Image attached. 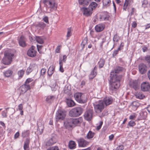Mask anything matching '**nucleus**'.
<instances>
[{
  "label": "nucleus",
  "mask_w": 150,
  "mask_h": 150,
  "mask_svg": "<svg viewBox=\"0 0 150 150\" xmlns=\"http://www.w3.org/2000/svg\"><path fill=\"white\" fill-rule=\"evenodd\" d=\"M124 69L122 67L117 66L110 73L109 89L112 93L116 91L120 86V82L122 75L119 74V73L122 72Z\"/></svg>",
  "instance_id": "obj_1"
},
{
  "label": "nucleus",
  "mask_w": 150,
  "mask_h": 150,
  "mask_svg": "<svg viewBox=\"0 0 150 150\" xmlns=\"http://www.w3.org/2000/svg\"><path fill=\"white\" fill-rule=\"evenodd\" d=\"M16 50L14 49L9 50L5 51L4 53V57L2 60V62L5 65L11 64Z\"/></svg>",
  "instance_id": "obj_2"
},
{
  "label": "nucleus",
  "mask_w": 150,
  "mask_h": 150,
  "mask_svg": "<svg viewBox=\"0 0 150 150\" xmlns=\"http://www.w3.org/2000/svg\"><path fill=\"white\" fill-rule=\"evenodd\" d=\"M83 111L81 107H76L72 109L69 113V116L72 117H78L81 115Z\"/></svg>",
  "instance_id": "obj_3"
},
{
  "label": "nucleus",
  "mask_w": 150,
  "mask_h": 150,
  "mask_svg": "<svg viewBox=\"0 0 150 150\" xmlns=\"http://www.w3.org/2000/svg\"><path fill=\"white\" fill-rule=\"evenodd\" d=\"M74 96L75 100L79 103H84L87 100V98L82 93H76L74 94Z\"/></svg>",
  "instance_id": "obj_4"
},
{
  "label": "nucleus",
  "mask_w": 150,
  "mask_h": 150,
  "mask_svg": "<svg viewBox=\"0 0 150 150\" xmlns=\"http://www.w3.org/2000/svg\"><path fill=\"white\" fill-rule=\"evenodd\" d=\"M43 2L47 8H50V10H56L57 5L55 2L54 0H43Z\"/></svg>",
  "instance_id": "obj_5"
},
{
  "label": "nucleus",
  "mask_w": 150,
  "mask_h": 150,
  "mask_svg": "<svg viewBox=\"0 0 150 150\" xmlns=\"http://www.w3.org/2000/svg\"><path fill=\"white\" fill-rule=\"evenodd\" d=\"M66 113L65 111L61 109H59L57 111L55 115V119L57 122L60 120H64L66 117Z\"/></svg>",
  "instance_id": "obj_6"
},
{
  "label": "nucleus",
  "mask_w": 150,
  "mask_h": 150,
  "mask_svg": "<svg viewBox=\"0 0 150 150\" xmlns=\"http://www.w3.org/2000/svg\"><path fill=\"white\" fill-rule=\"evenodd\" d=\"M93 106L95 111L96 113L101 112L104 108L103 102L101 100H99L96 104H94Z\"/></svg>",
  "instance_id": "obj_7"
},
{
  "label": "nucleus",
  "mask_w": 150,
  "mask_h": 150,
  "mask_svg": "<svg viewBox=\"0 0 150 150\" xmlns=\"http://www.w3.org/2000/svg\"><path fill=\"white\" fill-rule=\"evenodd\" d=\"M129 85V87L137 91L139 88L140 83L139 82L138 80H132L130 81Z\"/></svg>",
  "instance_id": "obj_8"
},
{
  "label": "nucleus",
  "mask_w": 150,
  "mask_h": 150,
  "mask_svg": "<svg viewBox=\"0 0 150 150\" xmlns=\"http://www.w3.org/2000/svg\"><path fill=\"white\" fill-rule=\"evenodd\" d=\"M138 68L139 73L142 75L146 73L148 67L146 64L144 63H141L139 64Z\"/></svg>",
  "instance_id": "obj_9"
},
{
  "label": "nucleus",
  "mask_w": 150,
  "mask_h": 150,
  "mask_svg": "<svg viewBox=\"0 0 150 150\" xmlns=\"http://www.w3.org/2000/svg\"><path fill=\"white\" fill-rule=\"evenodd\" d=\"M76 141L78 143V146L79 147H85L89 144V142L82 137H80Z\"/></svg>",
  "instance_id": "obj_10"
},
{
  "label": "nucleus",
  "mask_w": 150,
  "mask_h": 150,
  "mask_svg": "<svg viewBox=\"0 0 150 150\" xmlns=\"http://www.w3.org/2000/svg\"><path fill=\"white\" fill-rule=\"evenodd\" d=\"M93 113L92 109H90L87 110L84 115V119L88 121H90L92 118Z\"/></svg>",
  "instance_id": "obj_11"
},
{
  "label": "nucleus",
  "mask_w": 150,
  "mask_h": 150,
  "mask_svg": "<svg viewBox=\"0 0 150 150\" xmlns=\"http://www.w3.org/2000/svg\"><path fill=\"white\" fill-rule=\"evenodd\" d=\"M150 88L149 83L148 82H143L141 86V90L143 91H149Z\"/></svg>",
  "instance_id": "obj_12"
},
{
  "label": "nucleus",
  "mask_w": 150,
  "mask_h": 150,
  "mask_svg": "<svg viewBox=\"0 0 150 150\" xmlns=\"http://www.w3.org/2000/svg\"><path fill=\"white\" fill-rule=\"evenodd\" d=\"M57 98L55 96H48L45 99V101L48 103L50 104L54 102L55 100H56Z\"/></svg>",
  "instance_id": "obj_13"
},
{
  "label": "nucleus",
  "mask_w": 150,
  "mask_h": 150,
  "mask_svg": "<svg viewBox=\"0 0 150 150\" xmlns=\"http://www.w3.org/2000/svg\"><path fill=\"white\" fill-rule=\"evenodd\" d=\"M147 113L146 111L142 110L139 113L137 120L139 121L143 119H144L147 117Z\"/></svg>",
  "instance_id": "obj_14"
},
{
  "label": "nucleus",
  "mask_w": 150,
  "mask_h": 150,
  "mask_svg": "<svg viewBox=\"0 0 150 150\" xmlns=\"http://www.w3.org/2000/svg\"><path fill=\"white\" fill-rule=\"evenodd\" d=\"M34 48L30 47L28 51L27 54L30 57H33L36 55L37 52L34 50Z\"/></svg>",
  "instance_id": "obj_15"
},
{
  "label": "nucleus",
  "mask_w": 150,
  "mask_h": 150,
  "mask_svg": "<svg viewBox=\"0 0 150 150\" xmlns=\"http://www.w3.org/2000/svg\"><path fill=\"white\" fill-rule=\"evenodd\" d=\"M26 40V39L24 36L23 35L21 36L18 40L19 45L22 47H25L27 46Z\"/></svg>",
  "instance_id": "obj_16"
},
{
  "label": "nucleus",
  "mask_w": 150,
  "mask_h": 150,
  "mask_svg": "<svg viewBox=\"0 0 150 150\" xmlns=\"http://www.w3.org/2000/svg\"><path fill=\"white\" fill-rule=\"evenodd\" d=\"M83 10V14L86 16H91L92 13L93 11L89 8L83 7L82 8Z\"/></svg>",
  "instance_id": "obj_17"
},
{
  "label": "nucleus",
  "mask_w": 150,
  "mask_h": 150,
  "mask_svg": "<svg viewBox=\"0 0 150 150\" xmlns=\"http://www.w3.org/2000/svg\"><path fill=\"white\" fill-rule=\"evenodd\" d=\"M13 71L10 69H8L5 71L3 73L4 76L6 77H12L13 76Z\"/></svg>",
  "instance_id": "obj_18"
},
{
  "label": "nucleus",
  "mask_w": 150,
  "mask_h": 150,
  "mask_svg": "<svg viewBox=\"0 0 150 150\" xmlns=\"http://www.w3.org/2000/svg\"><path fill=\"white\" fill-rule=\"evenodd\" d=\"M103 101L104 104L105 103L106 106H107L112 103L113 99L111 97H106L104 98Z\"/></svg>",
  "instance_id": "obj_19"
},
{
  "label": "nucleus",
  "mask_w": 150,
  "mask_h": 150,
  "mask_svg": "<svg viewBox=\"0 0 150 150\" xmlns=\"http://www.w3.org/2000/svg\"><path fill=\"white\" fill-rule=\"evenodd\" d=\"M30 139L29 138H27L24 142L23 146L24 150H29V144L30 143Z\"/></svg>",
  "instance_id": "obj_20"
},
{
  "label": "nucleus",
  "mask_w": 150,
  "mask_h": 150,
  "mask_svg": "<svg viewBox=\"0 0 150 150\" xmlns=\"http://www.w3.org/2000/svg\"><path fill=\"white\" fill-rule=\"evenodd\" d=\"M65 102L69 107H72L75 105V103L73 100L70 98H66Z\"/></svg>",
  "instance_id": "obj_21"
},
{
  "label": "nucleus",
  "mask_w": 150,
  "mask_h": 150,
  "mask_svg": "<svg viewBox=\"0 0 150 150\" xmlns=\"http://www.w3.org/2000/svg\"><path fill=\"white\" fill-rule=\"evenodd\" d=\"M105 28L104 24H98L95 27L96 30L97 32H100L103 31Z\"/></svg>",
  "instance_id": "obj_22"
},
{
  "label": "nucleus",
  "mask_w": 150,
  "mask_h": 150,
  "mask_svg": "<svg viewBox=\"0 0 150 150\" xmlns=\"http://www.w3.org/2000/svg\"><path fill=\"white\" fill-rule=\"evenodd\" d=\"M56 142L55 138L54 137H52L47 142L45 145L47 146H52Z\"/></svg>",
  "instance_id": "obj_23"
},
{
  "label": "nucleus",
  "mask_w": 150,
  "mask_h": 150,
  "mask_svg": "<svg viewBox=\"0 0 150 150\" xmlns=\"http://www.w3.org/2000/svg\"><path fill=\"white\" fill-rule=\"evenodd\" d=\"M110 16L106 13H104L102 14L100 17V21H107L108 20Z\"/></svg>",
  "instance_id": "obj_24"
},
{
  "label": "nucleus",
  "mask_w": 150,
  "mask_h": 150,
  "mask_svg": "<svg viewBox=\"0 0 150 150\" xmlns=\"http://www.w3.org/2000/svg\"><path fill=\"white\" fill-rule=\"evenodd\" d=\"M91 0H78L79 5L83 6H86L89 4Z\"/></svg>",
  "instance_id": "obj_25"
},
{
  "label": "nucleus",
  "mask_w": 150,
  "mask_h": 150,
  "mask_svg": "<svg viewBox=\"0 0 150 150\" xmlns=\"http://www.w3.org/2000/svg\"><path fill=\"white\" fill-rule=\"evenodd\" d=\"M68 147L71 149H74L76 147V144L74 141L70 140L68 144Z\"/></svg>",
  "instance_id": "obj_26"
},
{
  "label": "nucleus",
  "mask_w": 150,
  "mask_h": 150,
  "mask_svg": "<svg viewBox=\"0 0 150 150\" xmlns=\"http://www.w3.org/2000/svg\"><path fill=\"white\" fill-rule=\"evenodd\" d=\"M95 134V133L90 130L89 131L86 136L85 137L84 139H91L93 137Z\"/></svg>",
  "instance_id": "obj_27"
},
{
  "label": "nucleus",
  "mask_w": 150,
  "mask_h": 150,
  "mask_svg": "<svg viewBox=\"0 0 150 150\" xmlns=\"http://www.w3.org/2000/svg\"><path fill=\"white\" fill-rule=\"evenodd\" d=\"M140 105V104L137 101H134L131 104V105L132 106L133 110H137Z\"/></svg>",
  "instance_id": "obj_28"
},
{
  "label": "nucleus",
  "mask_w": 150,
  "mask_h": 150,
  "mask_svg": "<svg viewBox=\"0 0 150 150\" xmlns=\"http://www.w3.org/2000/svg\"><path fill=\"white\" fill-rule=\"evenodd\" d=\"M73 125H76L78 124L81 123L82 122V118L80 117L78 119L73 118Z\"/></svg>",
  "instance_id": "obj_29"
},
{
  "label": "nucleus",
  "mask_w": 150,
  "mask_h": 150,
  "mask_svg": "<svg viewBox=\"0 0 150 150\" xmlns=\"http://www.w3.org/2000/svg\"><path fill=\"white\" fill-rule=\"evenodd\" d=\"M30 132L29 130H28L23 131L21 134V137L23 138L27 137H29L30 136Z\"/></svg>",
  "instance_id": "obj_30"
},
{
  "label": "nucleus",
  "mask_w": 150,
  "mask_h": 150,
  "mask_svg": "<svg viewBox=\"0 0 150 150\" xmlns=\"http://www.w3.org/2000/svg\"><path fill=\"white\" fill-rule=\"evenodd\" d=\"M98 6V4L95 2H92L89 4L88 7L90 8L91 10L93 11Z\"/></svg>",
  "instance_id": "obj_31"
},
{
  "label": "nucleus",
  "mask_w": 150,
  "mask_h": 150,
  "mask_svg": "<svg viewBox=\"0 0 150 150\" xmlns=\"http://www.w3.org/2000/svg\"><path fill=\"white\" fill-rule=\"evenodd\" d=\"M81 46L83 47H84L85 46L88 47H91L92 45H88L87 42V38H85L83 40L81 44Z\"/></svg>",
  "instance_id": "obj_32"
},
{
  "label": "nucleus",
  "mask_w": 150,
  "mask_h": 150,
  "mask_svg": "<svg viewBox=\"0 0 150 150\" xmlns=\"http://www.w3.org/2000/svg\"><path fill=\"white\" fill-rule=\"evenodd\" d=\"M55 69L53 67H50L47 71V74L50 77L54 73V71Z\"/></svg>",
  "instance_id": "obj_33"
},
{
  "label": "nucleus",
  "mask_w": 150,
  "mask_h": 150,
  "mask_svg": "<svg viewBox=\"0 0 150 150\" xmlns=\"http://www.w3.org/2000/svg\"><path fill=\"white\" fill-rule=\"evenodd\" d=\"M96 71L95 72L94 70H93L89 75V79L91 80H92L96 76Z\"/></svg>",
  "instance_id": "obj_34"
},
{
  "label": "nucleus",
  "mask_w": 150,
  "mask_h": 150,
  "mask_svg": "<svg viewBox=\"0 0 150 150\" xmlns=\"http://www.w3.org/2000/svg\"><path fill=\"white\" fill-rule=\"evenodd\" d=\"M19 88L21 89V92L20 93V95H23L27 91L23 85L21 86Z\"/></svg>",
  "instance_id": "obj_35"
},
{
  "label": "nucleus",
  "mask_w": 150,
  "mask_h": 150,
  "mask_svg": "<svg viewBox=\"0 0 150 150\" xmlns=\"http://www.w3.org/2000/svg\"><path fill=\"white\" fill-rule=\"evenodd\" d=\"M105 63V61L104 59H101L98 63L99 64V68H101L103 67Z\"/></svg>",
  "instance_id": "obj_36"
},
{
  "label": "nucleus",
  "mask_w": 150,
  "mask_h": 150,
  "mask_svg": "<svg viewBox=\"0 0 150 150\" xmlns=\"http://www.w3.org/2000/svg\"><path fill=\"white\" fill-rule=\"evenodd\" d=\"M24 73L25 71L23 69L21 70L18 71V75L19 79H21L23 77L24 74Z\"/></svg>",
  "instance_id": "obj_37"
},
{
  "label": "nucleus",
  "mask_w": 150,
  "mask_h": 150,
  "mask_svg": "<svg viewBox=\"0 0 150 150\" xmlns=\"http://www.w3.org/2000/svg\"><path fill=\"white\" fill-rule=\"evenodd\" d=\"M35 39L36 41L39 43L42 44L43 43V40L40 37H36Z\"/></svg>",
  "instance_id": "obj_38"
},
{
  "label": "nucleus",
  "mask_w": 150,
  "mask_h": 150,
  "mask_svg": "<svg viewBox=\"0 0 150 150\" xmlns=\"http://www.w3.org/2000/svg\"><path fill=\"white\" fill-rule=\"evenodd\" d=\"M103 4L104 6H109L111 3L110 0H103Z\"/></svg>",
  "instance_id": "obj_39"
},
{
  "label": "nucleus",
  "mask_w": 150,
  "mask_h": 150,
  "mask_svg": "<svg viewBox=\"0 0 150 150\" xmlns=\"http://www.w3.org/2000/svg\"><path fill=\"white\" fill-rule=\"evenodd\" d=\"M59 70L60 72H61L62 73H63L64 72V69L63 67V62H62V61L61 60H60V61H59Z\"/></svg>",
  "instance_id": "obj_40"
},
{
  "label": "nucleus",
  "mask_w": 150,
  "mask_h": 150,
  "mask_svg": "<svg viewBox=\"0 0 150 150\" xmlns=\"http://www.w3.org/2000/svg\"><path fill=\"white\" fill-rule=\"evenodd\" d=\"M136 125L134 121H130L128 123L127 125V127L129 128V127H132Z\"/></svg>",
  "instance_id": "obj_41"
},
{
  "label": "nucleus",
  "mask_w": 150,
  "mask_h": 150,
  "mask_svg": "<svg viewBox=\"0 0 150 150\" xmlns=\"http://www.w3.org/2000/svg\"><path fill=\"white\" fill-rule=\"evenodd\" d=\"M46 24L43 22L39 23L36 25L37 27H39L42 28H44Z\"/></svg>",
  "instance_id": "obj_42"
},
{
  "label": "nucleus",
  "mask_w": 150,
  "mask_h": 150,
  "mask_svg": "<svg viewBox=\"0 0 150 150\" xmlns=\"http://www.w3.org/2000/svg\"><path fill=\"white\" fill-rule=\"evenodd\" d=\"M56 83H54L53 84H50V86L51 88L52 91H55L57 89V86H56Z\"/></svg>",
  "instance_id": "obj_43"
},
{
  "label": "nucleus",
  "mask_w": 150,
  "mask_h": 150,
  "mask_svg": "<svg viewBox=\"0 0 150 150\" xmlns=\"http://www.w3.org/2000/svg\"><path fill=\"white\" fill-rule=\"evenodd\" d=\"M32 66H30L27 69L26 71V74L27 75H28L30 72L33 71Z\"/></svg>",
  "instance_id": "obj_44"
},
{
  "label": "nucleus",
  "mask_w": 150,
  "mask_h": 150,
  "mask_svg": "<svg viewBox=\"0 0 150 150\" xmlns=\"http://www.w3.org/2000/svg\"><path fill=\"white\" fill-rule=\"evenodd\" d=\"M120 39V37L117 34H116L114 36L113 40L114 41H119Z\"/></svg>",
  "instance_id": "obj_45"
},
{
  "label": "nucleus",
  "mask_w": 150,
  "mask_h": 150,
  "mask_svg": "<svg viewBox=\"0 0 150 150\" xmlns=\"http://www.w3.org/2000/svg\"><path fill=\"white\" fill-rule=\"evenodd\" d=\"M137 116V114L135 113H133L132 115H130L129 117V120H135L136 119V117Z\"/></svg>",
  "instance_id": "obj_46"
},
{
  "label": "nucleus",
  "mask_w": 150,
  "mask_h": 150,
  "mask_svg": "<svg viewBox=\"0 0 150 150\" xmlns=\"http://www.w3.org/2000/svg\"><path fill=\"white\" fill-rule=\"evenodd\" d=\"M129 0H125V3L123 6L124 10H126L127 8V6L128 4Z\"/></svg>",
  "instance_id": "obj_47"
},
{
  "label": "nucleus",
  "mask_w": 150,
  "mask_h": 150,
  "mask_svg": "<svg viewBox=\"0 0 150 150\" xmlns=\"http://www.w3.org/2000/svg\"><path fill=\"white\" fill-rule=\"evenodd\" d=\"M144 60L147 63L149 64L150 62V55H147L145 56Z\"/></svg>",
  "instance_id": "obj_48"
},
{
  "label": "nucleus",
  "mask_w": 150,
  "mask_h": 150,
  "mask_svg": "<svg viewBox=\"0 0 150 150\" xmlns=\"http://www.w3.org/2000/svg\"><path fill=\"white\" fill-rule=\"evenodd\" d=\"M65 127L67 129L69 130L72 127L73 125L66 123L65 125Z\"/></svg>",
  "instance_id": "obj_49"
},
{
  "label": "nucleus",
  "mask_w": 150,
  "mask_h": 150,
  "mask_svg": "<svg viewBox=\"0 0 150 150\" xmlns=\"http://www.w3.org/2000/svg\"><path fill=\"white\" fill-rule=\"evenodd\" d=\"M23 85L27 91L31 89L30 86L28 84H25V83H24Z\"/></svg>",
  "instance_id": "obj_50"
},
{
  "label": "nucleus",
  "mask_w": 150,
  "mask_h": 150,
  "mask_svg": "<svg viewBox=\"0 0 150 150\" xmlns=\"http://www.w3.org/2000/svg\"><path fill=\"white\" fill-rule=\"evenodd\" d=\"M121 47H118V48L117 50H115L114 52L112 54L113 57H114L115 56H116L117 54H118V51L119 50H120L121 49Z\"/></svg>",
  "instance_id": "obj_51"
},
{
  "label": "nucleus",
  "mask_w": 150,
  "mask_h": 150,
  "mask_svg": "<svg viewBox=\"0 0 150 150\" xmlns=\"http://www.w3.org/2000/svg\"><path fill=\"white\" fill-rule=\"evenodd\" d=\"M44 129V125H42L40 126H39L38 125V126L37 130L38 131H39L40 132H41L40 130H41V132L42 133L43 132Z\"/></svg>",
  "instance_id": "obj_52"
},
{
  "label": "nucleus",
  "mask_w": 150,
  "mask_h": 150,
  "mask_svg": "<svg viewBox=\"0 0 150 150\" xmlns=\"http://www.w3.org/2000/svg\"><path fill=\"white\" fill-rule=\"evenodd\" d=\"M9 108H6V112H5L4 111H3L2 112V115L3 117H6L7 116V115H6V113H7V112H8V109H9Z\"/></svg>",
  "instance_id": "obj_53"
},
{
  "label": "nucleus",
  "mask_w": 150,
  "mask_h": 150,
  "mask_svg": "<svg viewBox=\"0 0 150 150\" xmlns=\"http://www.w3.org/2000/svg\"><path fill=\"white\" fill-rule=\"evenodd\" d=\"M70 92V89L68 88V86L67 87L65 86L64 90V93L67 94H69Z\"/></svg>",
  "instance_id": "obj_54"
},
{
  "label": "nucleus",
  "mask_w": 150,
  "mask_h": 150,
  "mask_svg": "<svg viewBox=\"0 0 150 150\" xmlns=\"http://www.w3.org/2000/svg\"><path fill=\"white\" fill-rule=\"evenodd\" d=\"M66 123L73 125V118H68L67 120Z\"/></svg>",
  "instance_id": "obj_55"
},
{
  "label": "nucleus",
  "mask_w": 150,
  "mask_h": 150,
  "mask_svg": "<svg viewBox=\"0 0 150 150\" xmlns=\"http://www.w3.org/2000/svg\"><path fill=\"white\" fill-rule=\"evenodd\" d=\"M68 30V32L67 33V37H70L71 35V28H68L67 29Z\"/></svg>",
  "instance_id": "obj_56"
},
{
  "label": "nucleus",
  "mask_w": 150,
  "mask_h": 150,
  "mask_svg": "<svg viewBox=\"0 0 150 150\" xmlns=\"http://www.w3.org/2000/svg\"><path fill=\"white\" fill-rule=\"evenodd\" d=\"M124 146L122 145L118 146L116 148V150H123L124 149Z\"/></svg>",
  "instance_id": "obj_57"
},
{
  "label": "nucleus",
  "mask_w": 150,
  "mask_h": 150,
  "mask_svg": "<svg viewBox=\"0 0 150 150\" xmlns=\"http://www.w3.org/2000/svg\"><path fill=\"white\" fill-rule=\"evenodd\" d=\"M67 59V56L66 55H64L63 56V59H62L61 58H60V57L59 58V61H60V60H61L62 61V62H64L65 63L66 62V60Z\"/></svg>",
  "instance_id": "obj_58"
},
{
  "label": "nucleus",
  "mask_w": 150,
  "mask_h": 150,
  "mask_svg": "<svg viewBox=\"0 0 150 150\" xmlns=\"http://www.w3.org/2000/svg\"><path fill=\"white\" fill-rule=\"evenodd\" d=\"M33 79L32 78H28L26 79L25 82V84H28V83H30L33 81Z\"/></svg>",
  "instance_id": "obj_59"
},
{
  "label": "nucleus",
  "mask_w": 150,
  "mask_h": 150,
  "mask_svg": "<svg viewBox=\"0 0 150 150\" xmlns=\"http://www.w3.org/2000/svg\"><path fill=\"white\" fill-rule=\"evenodd\" d=\"M46 71V69L45 68H42L41 71V74L42 76H43L45 74Z\"/></svg>",
  "instance_id": "obj_60"
},
{
  "label": "nucleus",
  "mask_w": 150,
  "mask_h": 150,
  "mask_svg": "<svg viewBox=\"0 0 150 150\" xmlns=\"http://www.w3.org/2000/svg\"><path fill=\"white\" fill-rule=\"evenodd\" d=\"M103 124V121H100L99 122V125L98 126H97V127L96 129L97 130H100L102 127V126Z\"/></svg>",
  "instance_id": "obj_61"
},
{
  "label": "nucleus",
  "mask_w": 150,
  "mask_h": 150,
  "mask_svg": "<svg viewBox=\"0 0 150 150\" xmlns=\"http://www.w3.org/2000/svg\"><path fill=\"white\" fill-rule=\"evenodd\" d=\"M137 25V24L136 21H133L132 23V27L133 28H135Z\"/></svg>",
  "instance_id": "obj_62"
},
{
  "label": "nucleus",
  "mask_w": 150,
  "mask_h": 150,
  "mask_svg": "<svg viewBox=\"0 0 150 150\" xmlns=\"http://www.w3.org/2000/svg\"><path fill=\"white\" fill-rule=\"evenodd\" d=\"M20 135V134L18 132H16L14 136V139H16L18 138Z\"/></svg>",
  "instance_id": "obj_63"
},
{
  "label": "nucleus",
  "mask_w": 150,
  "mask_h": 150,
  "mask_svg": "<svg viewBox=\"0 0 150 150\" xmlns=\"http://www.w3.org/2000/svg\"><path fill=\"white\" fill-rule=\"evenodd\" d=\"M57 146H54L52 147H50L48 148L47 150H55Z\"/></svg>",
  "instance_id": "obj_64"
}]
</instances>
